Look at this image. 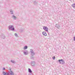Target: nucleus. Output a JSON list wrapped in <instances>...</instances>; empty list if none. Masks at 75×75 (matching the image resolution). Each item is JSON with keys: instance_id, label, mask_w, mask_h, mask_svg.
I'll return each mask as SVG.
<instances>
[{"instance_id": "1", "label": "nucleus", "mask_w": 75, "mask_h": 75, "mask_svg": "<svg viewBox=\"0 0 75 75\" xmlns=\"http://www.w3.org/2000/svg\"><path fill=\"white\" fill-rule=\"evenodd\" d=\"M9 30L10 31H14V28L13 25H10L8 26Z\"/></svg>"}, {"instance_id": "2", "label": "nucleus", "mask_w": 75, "mask_h": 75, "mask_svg": "<svg viewBox=\"0 0 75 75\" xmlns=\"http://www.w3.org/2000/svg\"><path fill=\"white\" fill-rule=\"evenodd\" d=\"M58 62L59 63V64H62V65H63L65 64V61H64V60L62 59L59 60Z\"/></svg>"}, {"instance_id": "3", "label": "nucleus", "mask_w": 75, "mask_h": 75, "mask_svg": "<svg viewBox=\"0 0 75 75\" xmlns=\"http://www.w3.org/2000/svg\"><path fill=\"white\" fill-rule=\"evenodd\" d=\"M30 52L31 53V55L33 56V55H35V53H34V52L33 51V50L32 49H30Z\"/></svg>"}, {"instance_id": "4", "label": "nucleus", "mask_w": 75, "mask_h": 75, "mask_svg": "<svg viewBox=\"0 0 75 75\" xmlns=\"http://www.w3.org/2000/svg\"><path fill=\"white\" fill-rule=\"evenodd\" d=\"M43 29L44 30L48 32V28H47V26H43Z\"/></svg>"}, {"instance_id": "5", "label": "nucleus", "mask_w": 75, "mask_h": 75, "mask_svg": "<svg viewBox=\"0 0 75 75\" xmlns=\"http://www.w3.org/2000/svg\"><path fill=\"white\" fill-rule=\"evenodd\" d=\"M23 54L24 55H27L28 54V51L27 50H26L25 51L23 52Z\"/></svg>"}, {"instance_id": "6", "label": "nucleus", "mask_w": 75, "mask_h": 75, "mask_svg": "<svg viewBox=\"0 0 75 75\" xmlns=\"http://www.w3.org/2000/svg\"><path fill=\"white\" fill-rule=\"evenodd\" d=\"M9 73H10V74L11 75H14V73H13V72L11 70V69L10 68L9 69Z\"/></svg>"}, {"instance_id": "7", "label": "nucleus", "mask_w": 75, "mask_h": 75, "mask_svg": "<svg viewBox=\"0 0 75 75\" xmlns=\"http://www.w3.org/2000/svg\"><path fill=\"white\" fill-rule=\"evenodd\" d=\"M12 18H13V20H16V19L17 18L16 17L14 16V15H13L12 16Z\"/></svg>"}, {"instance_id": "8", "label": "nucleus", "mask_w": 75, "mask_h": 75, "mask_svg": "<svg viewBox=\"0 0 75 75\" xmlns=\"http://www.w3.org/2000/svg\"><path fill=\"white\" fill-rule=\"evenodd\" d=\"M42 34L44 36H47V33H46V32H43L42 33Z\"/></svg>"}, {"instance_id": "9", "label": "nucleus", "mask_w": 75, "mask_h": 75, "mask_svg": "<svg viewBox=\"0 0 75 75\" xmlns=\"http://www.w3.org/2000/svg\"><path fill=\"white\" fill-rule=\"evenodd\" d=\"M31 64L32 66H34L35 65V62H31Z\"/></svg>"}, {"instance_id": "10", "label": "nucleus", "mask_w": 75, "mask_h": 75, "mask_svg": "<svg viewBox=\"0 0 75 75\" xmlns=\"http://www.w3.org/2000/svg\"><path fill=\"white\" fill-rule=\"evenodd\" d=\"M56 27H57V28H59V27H60V26H59V25L58 24H56L55 25Z\"/></svg>"}, {"instance_id": "11", "label": "nucleus", "mask_w": 75, "mask_h": 75, "mask_svg": "<svg viewBox=\"0 0 75 75\" xmlns=\"http://www.w3.org/2000/svg\"><path fill=\"white\" fill-rule=\"evenodd\" d=\"M28 71L29 73H32V72H33V71H31V69L30 68H28Z\"/></svg>"}, {"instance_id": "12", "label": "nucleus", "mask_w": 75, "mask_h": 75, "mask_svg": "<svg viewBox=\"0 0 75 75\" xmlns=\"http://www.w3.org/2000/svg\"><path fill=\"white\" fill-rule=\"evenodd\" d=\"M11 62H12V64H16V62L14 61L13 60H11Z\"/></svg>"}, {"instance_id": "13", "label": "nucleus", "mask_w": 75, "mask_h": 75, "mask_svg": "<svg viewBox=\"0 0 75 75\" xmlns=\"http://www.w3.org/2000/svg\"><path fill=\"white\" fill-rule=\"evenodd\" d=\"M1 38H3V39H4V38H5V35H2L1 36Z\"/></svg>"}, {"instance_id": "14", "label": "nucleus", "mask_w": 75, "mask_h": 75, "mask_svg": "<svg viewBox=\"0 0 75 75\" xmlns=\"http://www.w3.org/2000/svg\"><path fill=\"white\" fill-rule=\"evenodd\" d=\"M28 48V47L27 46H25L24 47H23V49L24 50H26V49H27V48Z\"/></svg>"}, {"instance_id": "15", "label": "nucleus", "mask_w": 75, "mask_h": 75, "mask_svg": "<svg viewBox=\"0 0 75 75\" xmlns=\"http://www.w3.org/2000/svg\"><path fill=\"white\" fill-rule=\"evenodd\" d=\"M71 6L72 7H73L74 8H75V4H74L72 5Z\"/></svg>"}, {"instance_id": "16", "label": "nucleus", "mask_w": 75, "mask_h": 75, "mask_svg": "<svg viewBox=\"0 0 75 75\" xmlns=\"http://www.w3.org/2000/svg\"><path fill=\"white\" fill-rule=\"evenodd\" d=\"M33 3L35 5H37V2L36 1L34 2Z\"/></svg>"}, {"instance_id": "17", "label": "nucleus", "mask_w": 75, "mask_h": 75, "mask_svg": "<svg viewBox=\"0 0 75 75\" xmlns=\"http://www.w3.org/2000/svg\"><path fill=\"white\" fill-rule=\"evenodd\" d=\"M10 12L11 13V14H13V11L11 10L10 11Z\"/></svg>"}, {"instance_id": "18", "label": "nucleus", "mask_w": 75, "mask_h": 75, "mask_svg": "<svg viewBox=\"0 0 75 75\" xmlns=\"http://www.w3.org/2000/svg\"><path fill=\"white\" fill-rule=\"evenodd\" d=\"M6 73L4 71H3L2 72V74H4V75H5L6 74Z\"/></svg>"}, {"instance_id": "19", "label": "nucleus", "mask_w": 75, "mask_h": 75, "mask_svg": "<svg viewBox=\"0 0 75 75\" xmlns=\"http://www.w3.org/2000/svg\"><path fill=\"white\" fill-rule=\"evenodd\" d=\"M15 36H16V37H18V35H17V33H15V34H14Z\"/></svg>"}, {"instance_id": "20", "label": "nucleus", "mask_w": 75, "mask_h": 75, "mask_svg": "<svg viewBox=\"0 0 75 75\" xmlns=\"http://www.w3.org/2000/svg\"><path fill=\"white\" fill-rule=\"evenodd\" d=\"M30 58L31 59H34V57H33V56H31V57H30Z\"/></svg>"}, {"instance_id": "21", "label": "nucleus", "mask_w": 75, "mask_h": 75, "mask_svg": "<svg viewBox=\"0 0 75 75\" xmlns=\"http://www.w3.org/2000/svg\"><path fill=\"white\" fill-rule=\"evenodd\" d=\"M5 75H9L8 74V73L6 72V74Z\"/></svg>"}, {"instance_id": "22", "label": "nucleus", "mask_w": 75, "mask_h": 75, "mask_svg": "<svg viewBox=\"0 0 75 75\" xmlns=\"http://www.w3.org/2000/svg\"><path fill=\"white\" fill-rule=\"evenodd\" d=\"M53 59L54 60L55 59V57L54 56L53 57Z\"/></svg>"}, {"instance_id": "23", "label": "nucleus", "mask_w": 75, "mask_h": 75, "mask_svg": "<svg viewBox=\"0 0 75 75\" xmlns=\"http://www.w3.org/2000/svg\"><path fill=\"white\" fill-rule=\"evenodd\" d=\"M73 38H74V41H75V36Z\"/></svg>"}, {"instance_id": "24", "label": "nucleus", "mask_w": 75, "mask_h": 75, "mask_svg": "<svg viewBox=\"0 0 75 75\" xmlns=\"http://www.w3.org/2000/svg\"><path fill=\"white\" fill-rule=\"evenodd\" d=\"M21 32H23V29H21Z\"/></svg>"}, {"instance_id": "25", "label": "nucleus", "mask_w": 75, "mask_h": 75, "mask_svg": "<svg viewBox=\"0 0 75 75\" xmlns=\"http://www.w3.org/2000/svg\"><path fill=\"white\" fill-rule=\"evenodd\" d=\"M29 75H33V74L32 73H29Z\"/></svg>"}, {"instance_id": "26", "label": "nucleus", "mask_w": 75, "mask_h": 75, "mask_svg": "<svg viewBox=\"0 0 75 75\" xmlns=\"http://www.w3.org/2000/svg\"><path fill=\"white\" fill-rule=\"evenodd\" d=\"M5 68H4H4H3V71L4 70H5Z\"/></svg>"}, {"instance_id": "27", "label": "nucleus", "mask_w": 75, "mask_h": 75, "mask_svg": "<svg viewBox=\"0 0 75 75\" xmlns=\"http://www.w3.org/2000/svg\"><path fill=\"white\" fill-rule=\"evenodd\" d=\"M69 1H71V0H69Z\"/></svg>"}]
</instances>
